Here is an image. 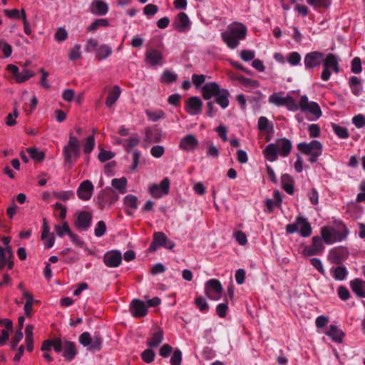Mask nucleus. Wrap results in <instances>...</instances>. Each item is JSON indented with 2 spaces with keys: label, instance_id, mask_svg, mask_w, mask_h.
<instances>
[{
  "label": "nucleus",
  "instance_id": "473e14b6",
  "mask_svg": "<svg viewBox=\"0 0 365 365\" xmlns=\"http://www.w3.org/2000/svg\"><path fill=\"white\" fill-rule=\"evenodd\" d=\"M124 204L128 215H132L138 207V197L133 195H128L124 198Z\"/></svg>",
  "mask_w": 365,
  "mask_h": 365
},
{
  "label": "nucleus",
  "instance_id": "864d4df0",
  "mask_svg": "<svg viewBox=\"0 0 365 365\" xmlns=\"http://www.w3.org/2000/svg\"><path fill=\"white\" fill-rule=\"evenodd\" d=\"M30 157L36 160L41 161L44 158V154L42 151L35 148H30L27 149Z\"/></svg>",
  "mask_w": 365,
  "mask_h": 365
},
{
  "label": "nucleus",
  "instance_id": "79ce46f5",
  "mask_svg": "<svg viewBox=\"0 0 365 365\" xmlns=\"http://www.w3.org/2000/svg\"><path fill=\"white\" fill-rule=\"evenodd\" d=\"M330 273L331 276L338 281H342L346 279L348 272L344 267L338 266L336 267H332L330 269Z\"/></svg>",
  "mask_w": 365,
  "mask_h": 365
},
{
  "label": "nucleus",
  "instance_id": "e433bc0d",
  "mask_svg": "<svg viewBox=\"0 0 365 365\" xmlns=\"http://www.w3.org/2000/svg\"><path fill=\"white\" fill-rule=\"evenodd\" d=\"M257 128L261 132L272 133L274 128L272 123L264 116H261L258 119Z\"/></svg>",
  "mask_w": 365,
  "mask_h": 365
},
{
  "label": "nucleus",
  "instance_id": "9b49d317",
  "mask_svg": "<svg viewBox=\"0 0 365 365\" xmlns=\"http://www.w3.org/2000/svg\"><path fill=\"white\" fill-rule=\"evenodd\" d=\"M322 240L318 236H314L312 239V245H307L302 250V255L304 256H312L320 255L324 250V246Z\"/></svg>",
  "mask_w": 365,
  "mask_h": 365
},
{
  "label": "nucleus",
  "instance_id": "3c124183",
  "mask_svg": "<svg viewBox=\"0 0 365 365\" xmlns=\"http://www.w3.org/2000/svg\"><path fill=\"white\" fill-rule=\"evenodd\" d=\"M103 195L106 199L103 200L102 202H101L103 206H104L106 205V203L107 202V200H109V205H110L113 204L115 201H117L118 199V197L115 193V192H113V190H105L103 192Z\"/></svg>",
  "mask_w": 365,
  "mask_h": 365
},
{
  "label": "nucleus",
  "instance_id": "cd10ccee",
  "mask_svg": "<svg viewBox=\"0 0 365 365\" xmlns=\"http://www.w3.org/2000/svg\"><path fill=\"white\" fill-rule=\"evenodd\" d=\"M323 62L324 67L332 70L336 73H338L340 71L339 58L336 55L333 53L328 54L325 58H324Z\"/></svg>",
  "mask_w": 365,
  "mask_h": 365
},
{
  "label": "nucleus",
  "instance_id": "7c9ffc66",
  "mask_svg": "<svg viewBox=\"0 0 365 365\" xmlns=\"http://www.w3.org/2000/svg\"><path fill=\"white\" fill-rule=\"evenodd\" d=\"M161 131L157 128H147L145 130V141L148 143H158L161 140Z\"/></svg>",
  "mask_w": 365,
  "mask_h": 365
},
{
  "label": "nucleus",
  "instance_id": "20e7f679",
  "mask_svg": "<svg viewBox=\"0 0 365 365\" xmlns=\"http://www.w3.org/2000/svg\"><path fill=\"white\" fill-rule=\"evenodd\" d=\"M80 141L72 133L69 134L67 144L63 148V155L66 164L73 165L80 157Z\"/></svg>",
  "mask_w": 365,
  "mask_h": 365
},
{
  "label": "nucleus",
  "instance_id": "8fccbe9b",
  "mask_svg": "<svg viewBox=\"0 0 365 365\" xmlns=\"http://www.w3.org/2000/svg\"><path fill=\"white\" fill-rule=\"evenodd\" d=\"M95 138L93 135H90L86 138L83 143L84 153L86 154L91 153L95 147Z\"/></svg>",
  "mask_w": 365,
  "mask_h": 365
},
{
  "label": "nucleus",
  "instance_id": "0eeeda50",
  "mask_svg": "<svg viewBox=\"0 0 365 365\" xmlns=\"http://www.w3.org/2000/svg\"><path fill=\"white\" fill-rule=\"evenodd\" d=\"M79 342L89 351H95L101 350L103 339L99 334H96L91 336L89 332L85 331L79 336Z\"/></svg>",
  "mask_w": 365,
  "mask_h": 365
},
{
  "label": "nucleus",
  "instance_id": "bb28decb",
  "mask_svg": "<svg viewBox=\"0 0 365 365\" xmlns=\"http://www.w3.org/2000/svg\"><path fill=\"white\" fill-rule=\"evenodd\" d=\"M120 94L121 90L118 86H114L110 88L105 102L106 107L111 108L119 99Z\"/></svg>",
  "mask_w": 365,
  "mask_h": 365
},
{
  "label": "nucleus",
  "instance_id": "6ab92c4d",
  "mask_svg": "<svg viewBox=\"0 0 365 365\" xmlns=\"http://www.w3.org/2000/svg\"><path fill=\"white\" fill-rule=\"evenodd\" d=\"M12 257L13 254L11 247H7V248L0 247V269L4 267L10 269L13 267Z\"/></svg>",
  "mask_w": 365,
  "mask_h": 365
},
{
  "label": "nucleus",
  "instance_id": "4d7b16f0",
  "mask_svg": "<svg viewBox=\"0 0 365 365\" xmlns=\"http://www.w3.org/2000/svg\"><path fill=\"white\" fill-rule=\"evenodd\" d=\"M352 123L357 128H362L365 127V115L358 114L354 115L351 119Z\"/></svg>",
  "mask_w": 365,
  "mask_h": 365
},
{
  "label": "nucleus",
  "instance_id": "774afa93",
  "mask_svg": "<svg viewBox=\"0 0 365 365\" xmlns=\"http://www.w3.org/2000/svg\"><path fill=\"white\" fill-rule=\"evenodd\" d=\"M182 361V352L180 350H175L170 359L171 365H180Z\"/></svg>",
  "mask_w": 365,
  "mask_h": 365
},
{
  "label": "nucleus",
  "instance_id": "a19ab883",
  "mask_svg": "<svg viewBox=\"0 0 365 365\" xmlns=\"http://www.w3.org/2000/svg\"><path fill=\"white\" fill-rule=\"evenodd\" d=\"M287 96H284V92L274 93L269 97V102L277 106H284L287 102Z\"/></svg>",
  "mask_w": 365,
  "mask_h": 365
},
{
  "label": "nucleus",
  "instance_id": "6e6d98bb",
  "mask_svg": "<svg viewBox=\"0 0 365 365\" xmlns=\"http://www.w3.org/2000/svg\"><path fill=\"white\" fill-rule=\"evenodd\" d=\"M0 51L3 53L4 58H9L12 53V47L4 40L0 41Z\"/></svg>",
  "mask_w": 365,
  "mask_h": 365
},
{
  "label": "nucleus",
  "instance_id": "09e8293b",
  "mask_svg": "<svg viewBox=\"0 0 365 365\" xmlns=\"http://www.w3.org/2000/svg\"><path fill=\"white\" fill-rule=\"evenodd\" d=\"M81 46L80 44H75L69 51L68 59L70 61H76L81 58Z\"/></svg>",
  "mask_w": 365,
  "mask_h": 365
},
{
  "label": "nucleus",
  "instance_id": "e2e57ef3",
  "mask_svg": "<svg viewBox=\"0 0 365 365\" xmlns=\"http://www.w3.org/2000/svg\"><path fill=\"white\" fill-rule=\"evenodd\" d=\"M54 38L58 42L63 41L68 38V33L65 29L60 27L56 30Z\"/></svg>",
  "mask_w": 365,
  "mask_h": 365
},
{
  "label": "nucleus",
  "instance_id": "a18cd8bd",
  "mask_svg": "<svg viewBox=\"0 0 365 365\" xmlns=\"http://www.w3.org/2000/svg\"><path fill=\"white\" fill-rule=\"evenodd\" d=\"M331 128L333 129L334 133L341 139H346L349 136V133L348 130L343 126H341L339 125L332 123Z\"/></svg>",
  "mask_w": 365,
  "mask_h": 365
},
{
  "label": "nucleus",
  "instance_id": "f3484780",
  "mask_svg": "<svg viewBox=\"0 0 365 365\" xmlns=\"http://www.w3.org/2000/svg\"><path fill=\"white\" fill-rule=\"evenodd\" d=\"M202 101L198 97L188 98L185 104L186 111L191 115H198L202 111Z\"/></svg>",
  "mask_w": 365,
  "mask_h": 365
},
{
  "label": "nucleus",
  "instance_id": "a878e982",
  "mask_svg": "<svg viewBox=\"0 0 365 365\" xmlns=\"http://www.w3.org/2000/svg\"><path fill=\"white\" fill-rule=\"evenodd\" d=\"M148 309L145 303L141 300L135 299L131 304V313L135 317H142L147 314Z\"/></svg>",
  "mask_w": 365,
  "mask_h": 365
},
{
  "label": "nucleus",
  "instance_id": "b1692460",
  "mask_svg": "<svg viewBox=\"0 0 365 365\" xmlns=\"http://www.w3.org/2000/svg\"><path fill=\"white\" fill-rule=\"evenodd\" d=\"M89 10L93 14L104 16L108 11V6L103 1L94 0L91 2Z\"/></svg>",
  "mask_w": 365,
  "mask_h": 365
},
{
  "label": "nucleus",
  "instance_id": "412c9836",
  "mask_svg": "<svg viewBox=\"0 0 365 365\" xmlns=\"http://www.w3.org/2000/svg\"><path fill=\"white\" fill-rule=\"evenodd\" d=\"M92 215L89 212L81 211L76 213V225L77 227L86 230L91 225Z\"/></svg>",
  "mask_w": 365,
  "mask_h": 365
},
{
  "label": "nucleus",
  "instance_id": "0e129e2a",
  "mask_svg": "<svg viewBox=\"0 0 365 365\" xmlns=\"http://www.w3.org/2000/svg\"><path fill=\"white\" fill-rule=\"evenodd\" d=\"M4 12L5 15L9 19H21V10L16 9H4Z\"/></svg>",
  "mask_w": 365,
  "mask_h": 365
},
{
  "label": "nucleus",
  "instance_id": "de8ad7c7",
  "mask_svg": "<svg viewBox=\"0 0 365 365\" xmlns=\"http://www.w3.org/2000/svg\"><path fill=\"white\" fill-rule=\"evenodd\" d=\"M178 78V75L170 71L165 70L160 77V81L164 83H170L175 82Z\"/></svg>",
  "mask_w": 365,
  "mask_h": 365
},
{
  "label": "nucleus",
  "instance_id": "39448f33",
  "mask_svg": "<svg viewBox=\"0 0 365 365\" xmlns=\"http://www.w3.org/2000/svg\"><path fill=\"white\" fill-rule=\"evenodd\" d=\"M285 230L287 234L298 232L303 237H308L312 233L310 222L307 218L302 215L297 216L293 223L287 225Z\"/></svg>",
  "mask_w": 365,
  "mask_h": 365
},
{
  "label": "nucleus",
  "instance_id": "13d9d810",
  "mask_svg": "<svg viewBox=\"0 0 365 365\" xmlns=\"http://www.w3.org/2000/svg\"><path fill=\"white\" fill-rule=\"evenodd\" d=\"M287 61L292 66H297L301 61V56L298 52H291L288 55Z\"/></svg>",
  "mask_w": 365,
  "mask_h": 365
},
{
  "label": "nucleus",
  "instance_id": "37998d69",
  "mask_svg": "<svg viewBox=\"0 0 365 365\" xmlns=\"http://www.w3.org/2000/svg\"><path fill=\"white\" fill-rule=\"evenodd\" d=\"M145 113L148 119L153 122H155L160 119L165 118V114L163 110H146Z\"/></svg>",
  "mask_w": 365,
  "mask_h": 365
},
{
  "label": "nucleus",
  "instance_id": "4be33fe9",
  "mask_svg": "<svg viewBox=\"0 0 365 365\" xmlns=\"http://www.w3.org/2000/svg\"><path fill=\"white\" fill-rule=\"evenodd\" d=\"M41 240H43L44 247L46 249L51 248L55 242V237L53 234L50 233V228L46 219L43 220Z\"/></svg>",
  "mask_w": 365,
  "mask_h": 365
},
{
  "label": "nucleus",
  "instance_id": "4468645a",
  "mask_svg": "<svg viewBox=\"0 0 365 365\" xmlns=\"http://www.w3.org/2000/svg\"><path fill=\"white\" fill-rule=\"evenodd\" d=\"M199 145V140L195 135L187 134L179 142V148L185 152L194 151Z\"/></svg>",
  "mask_w": 365,
  "mask_h": 365
},
{
  "label": "nucleus",
  "instance_id": "338daca9",
  "mask_svg": "<svg viewBox=\"0 0 365 365\" xmlns=\"http://www.w3.org/2000/svg\"><path fill=\"white\" fill-rule=\"evenodd\" d=\"M240 58L245 61H250L254 59L255 52L251 50H242L240 53Z\"/></svg>",
  "mask_w": 365,
  "mask_h": 365
},
{
  "label": "nucleus",
  "instance_id": "49530a36",
  "mask_svg": "<svg viewBox=\"0 0 365 365\" xmlns=\"http://www.w3.org/2000/svg\"><path fill=\"white\" fill-rule=\"evenodd\" d=\"M239 83H240L246 89L258 88L259 86V83L258 81L250 79L245 77L240 78Z\"/></svg>",
  "mask_w": 365,
  "mask_h": 365
},
{
  "label": "nucleus",
  "instance_id": "aec40b11",
  "mask_svg": "<svg viewBox=\"0 0 365 365\" xmlns=\"http://www.w3.org/2000/svg\"><path fill=\"white\" fill-rule=\"evenodd\" d=\"M145 61L150 66L162 65L163 54L161 51L150 48L145 53Z\"/></svg>",
  "mask_w": 365,
  "mask_h": 365
},
{
  "label": "nucleus",
  "instance_id": "c03bdc74",
  "mask_svg": "<svg viewBox=\"0 0 365 365\" xmlns=\"http://www.w3.org/2000/svg\"><path fill=\"white\" fill-rule=\"evenodd\" d=\"M109 25L108 21L106 19H98L91 23L87 28L88 32H95L100 27H107Z\"/></svg>",
  "mask_w": 365,
  "mask_h": 365
},
{
  "label": "nucleus",
  "instance_id": "9d476101",
  "mask_svg": "<svg viewBox=\"0 0 365 365\" xmlns=\"http://www.w3.org/2000/svg\"><path fill=\"white\" fill-rule=\"evenodd\" d=\"M6 69L11 73L13 78L17 83H22L35 75L33 71L27 68H24L21 71H19V68L16 66L12 64H9L6 66Z\"/></svg>",
  "mask_w": 365,
  "mask_h": 365
},
{
  "label": "nucleus",
  "instance_id": "f257e3e1",
  "mask_svg": "<svg viewBox=\"0 0 365 365\" xmlns=\"http://www.w3.org/2000/svg\"><path fill=\"white\" fill-rule=\"evenodd\" d=\"M287 102L284 106L288 110L297 111L300 110L302 113H307L312 115L314 119H318L322 116V110L316 102L309 101L306 95L301 96L299 103H296L292 97L287 96Z\"/></svg>",
  "mask_w": 365,
  "mask_h": 365
},
{
  "label": "nucleus",
  "instance_id": "393cba45",
  "mask_svg": "<svg viewBox=\"0 0 365 365\" xmlns=\"http://www.w3.org/2000/svg\"><path fill=\"white\" fill-rule=\"evenodd\" d=\"M324 333L327 336L330 337L334 342L338 344L342 343L344 333L336 325L331 324Z\"/></svg>",
  "mask_w": 365,
  "mask_h": 365
},
{
  "label": "nucleus",
  "instance_id": "2eb2a0df",
  "mask_svg": "<svg viewBox=\"0 0 365 365\" xmlns=\"http://www.w3.org/2000/svg\"><path fill=\"white\" fill-rule=\"evenodd\" d=\"M93 190L94 187L92 182L88 180H84L78 187L77 195L82 200H88L93 195Z\"/></svg>",
  "mask_w": 365,
  "mask_h": 365
},
{
  "label": "nucleus",
  "instance_id": "f03ea898",
  "mask_svg": "<svg viewBox=\"0 0 365 365\" xmlns=\"http://www.w3.org/2000/svg\"><path fill=\"white\" fill-rule=\"evenodd\" d=\"M247 28L241 23L235 22L229 25L227 30L221 34V37L230 49H235L240 44V41L245 38Z\"/></svg>",
  "mask_w": 365,
  "mask_h": 365
},
{
  "label": "nucleus",
  "instance_id": "6e6552de",
  "mask_svg": "<svg viewBox=\"0 0 365 365\" xmlns=\"http://www.w3.org/2000/svg\"><path fill=\"white\" fill-rule=\"evenodd\" d=\"M175 245V243L169 240L163 232H155L153 234V242L148 250L151 252H155L158 247H163L168 250H173Z\"/></svg>",
  "mask_w": 365,
  "mask_h": 365
},
{
  "label": "nucleus",
  "instance_id": "58836bf2",
  "mask_svg": "<svg viewBox=\"0 0 365 365\" xmlns=\"http://www.w3.org/2000/svg\"><path fill=\"white\" fill-rule=\"evenodd\" d=\"M23 298L26 300L24 305V312L26 316L29 317L32 312V307L34 302H38L34 300L33 296L26 290H23Z\"/></svg>",
  "mask_w": 365,
  "mask_h": 365
},
{
  "label": "nucleus",
  "instance_id": "7ed1b4c3",
  "mask_svg": "<svg viewBox=\"0 0 365 365\" xmlns=\"http://www.w3.org/2000/svg\"><path fill=\"white\" fill-rule=\"evenodd\" d=\"M320 233L326 244L332 245L344 240L349 235V230L344 225L341 224L336 227H323L321 228Z\"/></svg>",
  "mask_w": 365,
  "mask_h": 365
},
{
  "label": "nucleus",
  "instance_id": "ddd939ff",
  "mask_svg": "<svg viewBox=\"0 0 365 365\" xmlns=\"http://www.w3.org/2000/svg\"><path fill=\"white\" fill-rule=\"evenodd\" d=\"M324 53L320 51H312L305 55L304 63L306 69H312L320 66L324 59Z\"/></svg>",
  "mask_w": 365,
  "mask_h": 365
},
{
  "label": "nucleus",
  "instance_id": "052dcab7",
  "mask_svg": "<svg viewBox=\"0 0 365 365\" xmlns=\"http://www.w3.org/2000/svg\"><path fill=\"white\" fill-rule=\"evenodd\" d=\"M18 115H19V112L17 110V108L15 107V108H14L13 112L11 113H9L8 115L6 116V124L8 126L15 125L16 124V119L18 117Z\"/></svg>",
  "mask_w": 365,
  "mask_h": 365
},
{
  "label": "nucleus",
  "instance_id": "5701e85b",
  "mask_svg": "<svg viewBox=\"0 0 365 365\" xmlns=\"http://www.w3.org/2000/svg\"><path fill=\"white\" fill-rule=\"evenodd\" d=\"M220 89L217 83H207L202 87V96L205 100H209L213 96L215 97Z\"/></svg>",
  "mask_w": 365,
  "mask_h": 365
},
{
  "label": "nucleus",
  "instance_id": "4c0bfd02",
  "mask_svg": "<svg viewBox=\"0 0 365 365\" xmlns=\"http://www.w3.org/2000/svg\"><path fill=\"white\" fill-rule=\"evenodd\" d=\"M163 340V331L158 329L148 339L147 344L150 347L155 348L158 346Z\"/></svg>",
  "mask_w": 365,
  "mask_h": 365
},
{
  "label": "nucleus",
  "instance_id": "603ef678",
  "mask_svg": "<svg viewBox=\"0 0 365 365\" xmlns=\"http://www.w3.org/2000/svg\"><path fill=\"white\" fill-rule=\"evenodd\" d=\"M195 304L202 312H206L209 309V305L206 299L202 297H196L195 299Z\"/></svg>",
  "mask_w": 365,
  "mask_h": 365
},
{
  "label": "nucleus",
  "instance_id": "72a5a7b5",
  "mask_svg": "<svg viewBox=\"0 0 365 365\" xmlns=\"http://www.w3.org/2000/svg\"><path fill=\"white\" fill-rule=\"evenodd\" d=\"M230 93L227 90L221 88L215 96L216 103L222 108H226L229 106Z\"/></svg>",
  "mask_w": 365,
  "mask_h": 365
},
{
  "label": "nucleus",
  "instance_id": "680f3d73",
  "mask_svg": "<svg viewBox=\"0 0 365 365\" xmlns=\"http://www.w3.org/2000/svg\"><path fill=\"white\" fill-rule=\"evenodd\" d=\"M206 153L207 157L213 158H218L220 155V151L218 148L212 143L208 144Z\"/></svg>",
  "mask_w": 365,
  "mask_h": 365
},
{
  "label": "nucleus",
  "instance_id": "f8f14e48",
  "mask_svg": "<svg viewBox=\"0 0 365 365\" xmlns=\"http://www.w3.org/2000/svg\"><path fill=\"white\" fill-rule=\"evenodd\" d=\"M170 190V180L168 178H164L159 185L153 184L149 187L148 191L152 197L160 198L168 194Z\"/></svg>",
  "mask_w": 365,
  "mask_h": 365
},
{
  "label": "nucleus",
  "instance_id": "ea45409f",
  "mask_svg": "<svg viewBox=\"0 0 365 365\" xmlns=\"http://www.w3.org/2000/svg\"><path fill=\"white\" fill-rule=\"evenodd\" d=\"M127 183L128 181L125 177L114 178L111 180V185L120 194H125L127 192Z\"/></svg>",
  "mask_w": 365,
  "mask_h": 365
},
{
  "label": "nucleus",
  "instance_id": "a211bd4d",
  "mask_svg": "<svg viewBox=\"0 0 365 365\" xmlns=\"http://www.w3.org/2000/svg\"><path fill=\"white\" fill-rule=\"evenodd\" d=\"M103 262L108 267H117L121 264L122 255L117 250L108 252L104 255Z\"/></svg>",
  "mask_w": 365,
  "mask_h": 365
},
{
  "label": "nucleus",
  "instance_id": "69168bd1",
  "mask_svg": "<svg viewBox=\"0 0 365 365\" xmlns=\"http://www.w3.org/2000/svg\"><path fill=\"white\" fill-rule=\"evenodd\" d=\"M143 360L146 363H151L155 358V353L150 349H145L141 354Z\"/></svg>",
  "mask_w": 365,
  "mask_h": 365
},
{
  "label": "nucleus",
  "instance_id": "c756f323",
  "mask_svg": "<svg viewBox=\"0 0 365 365\" xmlns=\"http://www.w3.org/2000/svg\"><path fill=\"white\" fill-rule=\"evenodd\" d=\"M351 290L356 295L361 298H365V282L361 279L356 278L350 282Z\"/></svg>",
  "mask_w": 365,
  "mask_h": 365
},
{
  "label": "nucleus",
  "instance_id": "5fc2aeb1",
  "mask_svg": "<svg viewBox=\"0 0 365 365\" xmlns=\"http://www.w3.org/2000/svg\"><path fill=\"white\" fill-rule=\"evenodd\" d=\"M55 231L58 236L62 237L65 235H68L70 233V228L68 224L66 222H64L62 225H56L55 226Z\"/></svg>",
  "mask_w": 365,
  "mask_h": 365
},
{
  "label": "nucleus",
  "instance_id": "dca6fc26",
  "mask_svg": "<svg viewBox=\"0 0 365 365\" xmlns=\"http://www.w3.org/2000/svg\"><path fill=\"white\" fill-rule=\"evenodd\" d=\"M191 23L187 15L184 12H180L175 17L173 26L180 31L186 32L190 29Z\"/></svg>",
  "mask_w": 365,
  "mask_h": 365
},
{
  "label": "nucleus",
  "instance_id": "423d86ee",
  "mask_svg": "<svg viewBox=\"0 0 365 365\" xmlns=\"http://www.w3.org/2000/svg\"><path fill=\"white\" fill-rule=\"evenodd\" d=\"M298 150L304 155H309V160L314 163L322 153V145L318 140L310 143H300L297 145Z\"/></svg>",
  "mask_w": 365,
  "mask_h": 365
},
{
  "label": "nucleus",
  "instance_id": "1a4fd4ad",
  "mask_svg": "<svg viewBox=\"0 0 365 365\" xmlns=\"http://www.w3.org/2000/svg\"><path fill=\"white\" fill-rule=\"evenodd\" d=\"M205 293L209 299L215 301L219 300L222 293V287L220 282L215 279L208 280L205 283Z\"/></svg>",
  "mask_w": 365,
  "mask_h": 365
},
{
  "label": "nucleus",
  "instance_id": "2f4dec72",
  "mask_svg": "<svg viewBox=\"0 0 365 365\" xmlns=\"http://www.w3.org/2000/svg\"><path fill=\"white\" fill-rule=\"evenodd\" d=\"M63 356L68 361H71L77 354L75 344L71 341H63Z\"/></svg>",
  "mask_w": 365,
  "mask_h": 365
},
{
  "label": "nucleus",
  "instance_id": "bf43d9fd",
  "mask_svg": "<svg viewBox=\"0 0 365 365\" xmlns=\"http://www.w3.org/2000/svg\"><path fill=\"white\" fill-rule=\"evenodd\" d=\"M53 195L55 197H56L59 200L66 201V200H69L71 197L73 196V192L71 190L56 191V192H53Z\"/></svg>",
  "mask_w": 365,
  "mask_h": 365
},
{
  "label": "nucleus",
  "instance_id": "c85d7f7f",
  "mask_svg": "<svg viewBox=\"0 0 365 365\" xmlns=\"http://www.w3.org/2000/svg\"><path fill=\"white\" fill-rule=\"evenodd\" d=\"M275 145L277 146L279 155L283 157L287 156L292 148L291 142L286 138L277 140Z\"/></svg>",
  "mask_w": 365,
  "mask_h": 365
},
{
  "label": "nucleus",
  "instance_id": "c9c22d12",
  "mask_svg": "<svg viewBox=\"0 0 365 365\" xmlns=\"http://www.w3.org/2000/svg\"><path fill=\"white\" fill-rule=\"evenodd\" d=\"M264 158L270 161L274 162L277 158V154H279L275 143H270L266 146L263 150Z\"/></svg>",
  "mask_w": 365,
  "mask_h": 365
},
{
  "label": "nucleus",
  "instance_id": "f704fd0d",
  "mask_svg": "<svg viewBox=\"0 0 365 365\" xmlns=\"http://www.w3.org/2000/svg\"><path fill=\"white\" fill-rule=\"evenodd\" d=\"M111 53L112 48L108 44H102L96 50V58L101 61L108 58Z\"/></svg>",
  "mask_w": 365,
  "mask_h": 365
}]
</instances>
